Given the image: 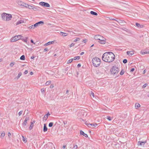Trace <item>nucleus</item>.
Returning a JSON list of instances; mask_svg holds the SVG:
<instances>
[{
	"label": "nucleus",
	"instance_id": "1",
	"mask_svg": "<svg viewBox=\"0 0 149 149\" xmlns=\"http://www.w3.org/2000/svg\"><path fill=\"white\" fill-rule=\"evenodd\" d=\"M102 60L106 62L110 63L115 59L114 54L111 52H108L104 53L102 56Z\"/></svg>",
	"mask_w": 149,
	"mask_h": 149
},
{
	"label": "nucleus",
	"instance_id": "2",
	"mask_svg": "<svg viewBox=\"0 0 149 149\" xmlns=\"http://www.w3.org/2000/svg\"><path fill=\"white\" fill-rule=\"evenodd\" d=\"M1 19L3 20L8 21L10 20L12 18V15L11 14L3 13L1 15Z\"/></svg>",
	"mask_w": 149,
	"mask_h": 149
},
{
	"label": "nucleus",
	"instance_id": "3",
	"mask_svg": "<svg viewBox=\"0 0 149 149\" xmlns=\"http://www.w3.org/2000/svg\"><path fill=\"white\" fill-rule=\"evenodd\" d=\"M92 61L93 65L96 67L99 66L101 63L100 59L97 57L93 58Z\"/></svg>",
	"mask_w": 149,
	"mask_h": 149
},
{
	"label": "nucleus",
	"instance_id": "4",
	"mask_svg": "<svg viewBox=\"0 0 149 149\" xmlns=\"http://www.w3.org/2000/svg\"><path fill=\"white\" fill-rule=\"evenodd\" d=\"M111 74L114 75L117 74L118 72V69L116 66H113L111 70Z\"/></svg>",
	"mask_w": 149,
	"mask_h": 149
},
{
	"label": "nucleus",
	"instance_id": "5",
	"mask_svg": "<svg viewBox=\"0 0 149 149\" xmlns=\"http://www.w3.org/2000/svg\"><path fill=\"white\" fill-rule=\"evenodd\" d=\"M22 36L21 35H18L12 37L11 39V42H14L16 41L19 39H21Z\"/></svg>",
	"mask_w": 149,
	"mask_h": 149
},
{
	"label": "nucleus",
	"instance_id": "6",
	"mask_svg": "<svg viewBox=\"0 0 149 149\" xmlns=\"http://www.w3.org/2000/svg\"><path fill=\"white\" fill-rule=\"evenodd\" d=\"M39 4L42 6L45 7H50V5L47 3L44 2H41L39 3Z\"/></svg>",
	"mask_w": 149,
	"mask_h": 149
},
{
	"label": "nucleus",
	"instance_id": "7",
	"mask_svg": "<svg viewBox=\"0 0 149 149\" xmlns=\"http://www.w3.org/2000/svg\"><path fill=\"white\" fill-rule=\"evenodd\" d=\"M17 3L19 6H23L25 7V6L26 4V3H24L20 1H18L17 2Z\"/></svg>",
	"mask_w": 149,
	"mask_h": 149
},
{
	"label": "nucleus",
	"instance_id": "8",
	"mask_svg": "<svg viewBox=\"0 0 149 149\" xmlns=\"http://www.w3.org/2000/svg\"><path fill=\"white\" fill-rule=\"evenodd\" d=\"M146 141H139L138 142L137 145L138 146H143L146 143Z\"/></svg>",
	"mask_w": 149,
	"mask_h": 149
},
{
	"label": "nucleus",
	"instance_id": "9",
	"mask_svg": "<svg viewBox=\"0 0 149 149\" xmlns=\"http://www.w3.org/2000/svg\"><path fill=\"white\" fill-rule=\"evenodd\" d=\"M44 22L43 21H40L34 24V26L35 28L37 27V26H40V24H43Z\"/></svg>",
	"mask_w": 149,
	"mask_h": 149
},
{
	"label": "nucleus",
	"instance_id": "10",
	"mask_svg": "<svg viewBox=\"0 0 149 149\" xmlns=\"http://www.w3.org/2000/svg\"><path fill=\"white\" fill-rule=\"evenodd\" d=\"M34 6V5H28L26 3V5L25 6V7L29 8L30 9H33V7Z\"/></svg>",
	"mask_w": 149,
	"mask_h": 149
},
{
	"label": "nucleus",
	"instance_id": "11",
	"mask_svg": "<svg viewBox=\"0 0 149 149\" xmlns=\"http://www.w3.org/2000/svg\"><path fill=\"white\" fill-rule=\"evenodd\" d=\"M127 53L129 56H132L134 54V52L133 51H131L127 52Z\"/></svg>",
	"mask_w": 149,
	"mask_h": 149
},
{
	"label": "nucleus",
	"instance_id": "12",
	"mask_svg": "<svg viewBox=\"0 0 149 149\" xmlns=\"http://www.w3.org/2000/svg\"><path fill=\"white\" fill-rule=\"evenodd\" d=\"M80 134L81 135H83L85 136V137H87L88 136L87 134H86L82 130L80 131Z\"/></svg>",
	"mask_w": 149,
	"mask_h": 149
},
{
	"label": "nucleus",
	"instance_id": "13",
	"mask_svg": "<svg viewBox=\"0 0 149 149\" xmlns=\"http://www.w3.org/2000/svg\"><path fill=\"white\" fill-rule=\"evenodd\" d=\"M29 119V118L28 117H26L23 123V125H26V124L27 123V121Z\"/></svg>",
	"mask_w": 149,
	"mask_h": 149
},
{
	"label": "nucleus",
	"instance_id": "14",
	"mask_svg": "<svg viewBox=\"0 0 149 149\" xmlns=\"http://www.w3.org/2000/svg\"><path fill=\"white\" fill-rule=\"evenodd\" d=\"M100 37V35H96L94 36V38L95 40H99Z\"/></svg>",
	"mask_w": 149,
	"mask_h": 149
},
{
	"label": "nucleus",
	"instance_id": "15",
	"mask_svg": "<svg viewBox=\"0 0 149 149\" xmlns=\"http://www.w3.org/2000/svg\"><path fill=\"white\" fill-rule=\"evenodd\" d=\"M54 43V41H49L45 44V45L47 46L51 44H53Z\"/></svg>",
	"mask_w": 149,
	"mask_h": 149
},
{
	"label": "nucleus",
	"instance_id": "16",
	"mask_svg": "<svg viewBox=\"0 0 149 149\" xmlns=\"http://www.w3.org/2000/svg\"><path fill=\"white\" fill-rule=\"evenodd\" d=\"M106 39L105 40H99L98 42L101 44H105L106 42Z\"/></svg>",
	"mask_w": 149,
	"mask_h": 149
},
{
	"label": "nucleus",
	"instance_id": "17",
	"mask_svg": "<svg viewBox=\"0 0 149 149\" xmlns=\"http://www.w3.org/2000/svg\"><path fill=\"white\" fill-rule=\"evenodd\" d=\"M40 8L39 7H36L34 6L33 7V10L35 11L38 10H39V9Z\"/></svg>",
	"mask_w": 149,
	"mask_h": 149
},
{
	"label": "nucleus",
	"instance_id": "18",
	"mask_svg": "<svg viewBox=\"0 0 149 149\" xmlns=\"http://www.w3.org/2000/svg\"><path fill=\"white\" fill-rule=\"evenodd\" d=\"M61 34V35L63 36H68V34L65 33H64L62 32H60V34Z\"/></svg>",
	"mask_w": 149,
	"mask_h": 149
},
{
	"label": "nucleus",
	"instance_id": "19",
	"mask_svg": "<svg viewBox=\"0 0 149 149\" xmlns=\"http://www.w3.org/2000/svg\"><path fill=\"white\" fill-rule=\"evenodd\" d=\"M47 128L45 124H44V127H43V131L44 132H46L47 131Z\"/></svg>",
	"mask_w": 149,
	"mask_h": 149
},
{
	"label": "nucleus",
	"instance_id": "20",
	"mask_svg": "<svg viewBox=\"0 0 149 149\" xmlns=\"http://www.w3.org/2000/svg\"><path fill=\"white\" fill-rule=\"evenodd\" d=\"M24 22V21L22 20H20L18 21L16 23V25H18L19 24H22Z\"/></svg>",
	"mask_w": 149,
	"mask_h": 149
},
{
	"label": "nucleus",
	"instance_id": "21",
	"mask_svg": "<svg viewBox=\"0 0 149 149\" xmlns=\"http://www.w3.org/2000/svg\"><path fill=\"white\" fill-rule=\"evenodd\" d=\"M141 53L142 55H144L145 54H149V51H146L145 52H144L143 51H141Z\"/></svg>",
	"mask_w": 149,
	"mask_h": 149
},
{
	"label": "nucleus",
	"instance_id": "22",
	"mask_svg": "<svg viewBox=\"0 0 149 149\" xmlns=\"http://www.w3.org/2000/svg\"><path fill=\"white\" fill-rule=\"evenodd\" d=\"M140 107V105L138 103H136L135 104V108L136 109H137Z\"/></svg>",
	"mask_w": 149,
	"mask_h": 149
},
{
	"label": "nucleus",
	"instance_id": "23",
	"mask_svg": "<svg viewBox=\"0 0 149 149\" xmlns=\"http://www.w3.org/2000/svg\"><path fill=\"white\" fill-rule=\"evenodd\" d=\"M90 13L92 15H95L97 16V13L94 12L93 11H91L90 12Z\"/></svg>",
	"mask_w": 149,
	"mask_h": 149
},
{
	"label": "nucleus",
	"instance_id": "24",
	"mask_svg": "<svg viewBox=\"0 0 149 149\" xmlns=\"http://www.w3.org/2000/svg\"><path fill=\"white\" fill-rule=\"evenodd\" d=\"M80 57L79 56L74 57V58H73V60H79L80 59Z\"/></svg>",
	"mask_w": 149,
	"mask_h": 149
},
{
	"label": "nucleus",
	"instance_id": "25",
	"mask_svg": "<svg viewBox=\"0 0 149 149\" xmlns=\"http://www.w3.org/2000/svg\"><path fill=\"white\" fill-rule=\"evenodd\" d=\"M73 58H71V59H70L69 60L67 61V63L69 64L70 63H71L73 61Z\"/></svg>",
	"mask_w": 149,
	"mask_h": 149
},
{
	"label": "nucleus",
	"instance_id": "26",
	"mask_svg": "<svg viewBox=\"0 0 149 149\" xmlns=\"http://www.w3.org/2000/svg\"><path fill=\"white\" fill-rule=\"evenodd\" d=\"M20 59L22 60H24L25 59V56L24 55H23L20 57Z\"/></svg>",
	"mask_w": 149,
	"mask_h": 149
},
{
	"label": "nucleus",
	"instance_id": "27",
	"mask_svg": "<svg viewBox=\"0 0 149 149\" xmlns=\"http://www.w3.org/2000/svg\"><path fill=\"white\" fill-rule=\"evenodd\" d=\"M35 28V26H34V24L28 27V28L30 29H33Z\"/></svg>",
	"mask_w": 149,
	"mask_h": 149
},
{
	"label": "nucleus",
	"instance_id": "28",
	"mask_svg": "<svg viewBox=\"0 0 149 149\" xmlns=\"http://www.w3.org/2000/svg\"><path fill=\"white\" fill-rule=\"evenodd\" d=\"M5 135V133L3 131L2 132V133L1 134V137L3 138Z\"/></svg>",
	"mask_w": 149,
	"mask_h": 149
},
{
	"label": "nucleus",
	"instance_id": "29",
	"mask_svg": "<svg viewBox=\"0 0 149 149\" xmlns=\"http://www.w3.org/2000/svg\"><path fill=\"white\" fill-rule=\"evenodd\" d=\"M22 74V73L21 72H20L19 73V74H18L17 76V79H18L21 76Z\"/></svg>",
	"mask_w": 149,
	"mask_h": 149
},
{
	"label": "nucleus",
	"instance_id": "30",
	"mask_svg": "<svg viewBox=\"0 0 149 149\" xmlns=\"http://www.w3.org/2000/svg\"><path fill=\"white\" fill-rule=\"evenodd\" d=\"M106 38L103 37L102 36H100V37L99 40H105Z\"/></svg>",
	"mask_w": 149,
	"mask_h": 149
},
{
	"label": "nucleus",
	"instance_id": "31",
	"mask_svg": "<svg viewBox=\"0 0 149 149\" xmlns=\"http://www.w3.org/2000/svg\"><path fill=\"white\" fill-rule=\"evenodd\" d=\"M106 38L103 37L102 36H100V37L99 40H105Z\"/></svg>",
	"mask_w": 149,
	"mask_h": 149
},
{
	"label": "nucleus",
	"instance_id": "32",
	"mask_svg": "<svg viewBox=\"0 0 149 149\" xmlns=\"http://www.w3.org/2000/svg\"><path fill=\"white\" fill-rule=\"evenodd\" d=\"M51 83V81H49L46 82L45 83V85L46 86H47L49 85Z\"/></svg>",
	"mask_w": 149,
	"mask_h": 149
},
{
	"label": "nucleus",
	"instance_id": "33",
	"mask_svg": "<svg viewBox=\"0 0 149 149\" xmlns=\"http://www.w3.org/2000/svg\"><path fill=\"white\" fill-rule=\"evenodd\" d=\"M48 117L47 116H46L45 115L43 117V120H45V121H46L48 118Z\"/></svg>",
	"mask_w": 149,
	"mask_h": 149
},
{
	"label": "nucleus",
	"instance_id": "34",
	"mask_svg": "<svg viewBox=\"0 0 149 149\" xmlns=\"http://www.w3.org/2000/svg\"><path fill=\"white\" fill-rule=\"evenodd\" d=\"M136 25L138 28H141L140 24L137 23H136Z\"/></svg>",
	"mask_w": 149,
	"mask_h": 149
},
{
	"label": "nucleus",
	"instance_id": "35",
	"mask_svg": "<svg viewBox=\"0 0 149 149\" xmlns=\"http://www.w3.org/2000/svg\"><path fill=\"white\" fill-rule=\"evenodd\" d=\"M53 124V123L52 122H50L49 124V127H51L52 126Z\"/></svg>",
	"mask_w": 149,
	"mask_h": 149
},
{
	"label": "nucleus",
	"instance_id": "36",
	"mask_svg": "<svg viewBox=\"0 0 149 149\" xmlns=\"http://www.w3.org/2000/svg\"><path fill=\"white\" fill-rule=\"evenodd\" d=\"M41 93H42V94H44V92L45 91V89L44 88H42L41 89Z\"/></svg>",
	"mask_w": 149,
	"mask_h": 149
},
{
	"label": "nucleus",
	"instance_id": "37",
	"mask_svg": "<svg viewBox=\"0 0 149 149\" xmlns=\"http://www.w3.org/2000/svg\"><path fill=\"white\" fill-rule=\"evenodd\" d=\"M80 39L79 38H77L76 39H75L74 41V42H76L78 41H79L80 40Z\"/></svg>",
	"mask_w": 149,
	"mask_h": 149
},
{
	"label": "nucleus",
	"instance_id": "38",
	"mask_svg": "<svg viewBox=\"0 0 149 149\" xmlns=\"http://www.w3.org/2000/svg\"><path fill=\"white\" fill-rule=\"evenodd\" d=\"M127 60L126 59H124L123 61V62L125 64L126 63H127Z\"/></svg>",
	"mask_w": 149,
	"mask_h": 149
},
{
	"label": "nucleus",
	"instance_id": "39",
	"mask_svg": "<svg viewBox=\"0 0 149 149\" xmlns=\"http://www.w3.org/2000/svg\"><path fill=\"white\" fill-rule=\"evenodd\" d=\"M124 72L125 71L124 70H122L120 72V74L121 75H122L124 74Z\"/></svg>",
	"mask_w": 149,
	"mask_h": 149
},
{
	"label": "nucleus",
	"instance_id": "40",
	"mask_svg": "<svg viewBox=\"0 0 149 149\" xmlns=\"http://www.w3.org/2000/svg\"><path fill=\"white\" fill-rule=\"evenodd\" d=\"M22 41H24V42H27V38H26L25 39H22Z\"/></svg>",
	"mask_w": 149,
	"mask_h": 149
},
{
	"label": "nucleus",
	"instance_id": "41",
	"mask_svg": "<svg viewBox=\"0 0 149 149\" xmlns=\"http://www.w3.org/2000/svg\"><path fill=\"white\" fill-rule=\"evenodd\" d=\"M124 22V21L122 20H118V23H123Z\"/></svg>",
	"mask_w": 149,
	"mask_h": 149
},
{
	"label": "nucleus",
	"instance_id": "42",
	"mask_svg": "<svg viewBox=\"0 0 149 149\" xmlns=\"http://www.w3.org/2000/svg\"><path fill=\"white\" fill-rule=\"evenodd\" d=\"M33 126V125L31 124L29 127V129L30 130H31Z\"/></svg>",
	"mask_w": 149,
	"mask_h": 149
},
{
	"label": "nucleus",
	"instance_id": "43",
	"mask_svg": "<svg viewBox=\"0 0 149 149\" xmlns=\"http://www.w3.org/2000/svg\"><path fill=\"white\" fill-rule=\"evenodd\" d=\"M22 112H23V111H20L18 113L19 116H20L22 114Z\"/></svg>",
	"mask_w": 149,
	"mask_h": 149
},
{
	"label": "nucleus",
	"instance_id": "44",
	"mask_svg": "<svg viewBox=\"0 0 149 149\" xmlns=\"http://www.w3.org/2000/svg\"><path fill=\"white\" fill-rule=\"evenodd\" d=\"M14 62H12L10 64V67H12L13 65H14Z\"/></svg>",
	"mask_w": 149,
	"mask_h": 149
},
{
	"label": "nucleus",
	"instance_id": "45",
	"mask_svg": "<svg viewBox=\"0 0 149 149\" xmlns=\"http://www.w3.org/2000/svg\"><path fill=\"white\" fill-rule=\"evenodd\" d=\"M23 138V141L24 142H26V140L25 139L24 137L23 136H22Z\"/></svg>",
	"mask_w": 149,
	"mask_h": 149
},
{
	"label": "nucleus",
	"instance_id": "46",
	"mask_svg": "<svg viewBox=\"0 0 149 149\" xmlns=\"http://www.w3.org/2000/svg\"><path fill=\"white\" fill-rule=\"evenodd\" d=\"M107 119L109 121H110L111 120V118L109 116H107Z\"/></svg>",
	"mask_w": 149,
	"mask_h": 149
},
{
	"label": "nucleus",
	"instance_id": "47",
	"mask_svg": "<svg viewBox=\"0 0 149 149\" xmlns=\"http://www.w3.org/2000/svg\"><path fill=\"white\" fill-rule=\"evenodd\" d=\"M74 43H71V44L70 45V47H72V46H74Z\"/></svg>",
	"mask_w": 149,
	"mask_h": 149
},
{
	"label": "nucleus",
	"instance_id": "48",
	"mask_svg": "<svg viewBox=\"0 0 149 149\" xmlns=\"http://www.w3.org/2000/svg\"><path fill=\"white\" fill-rule=\"evenodd\" d=\"M87 41V40L86 39L83 40L82 41V42H83L84 43L86 42Z\"/></svg>",
	"mask_w": 149,
	"mask_h": 149
},
{
	"label": "nucleus",
	"instance_id": "49",
	"mask_svg": "<svg viewBox=\"0 0 149 149\" xmlns=\"http://www.w3.org/2000/svg\"><path fill=\"white\" fill-rule=\"evenodd\" d=\"M73 148L74 149H77V145H74L73 146Z\"/></svg>",
	"mask_w": 149,
	"mask_h": 149
},
{
	"label": "nucleus",
	"instance_id": "50",
	"mask_svg": "<svg viewBox=\"0 0 149 149\" xmlns=\"http://www.w3.org/2000/svg\"><path fill=\"white\" fill-rule=\"evenodd\" d=\"M91 95H92L93 96V97H94V93L93 92H91Z\"/></svg>",
	"mask_w": 149,
	"mask_h": 149
},
{
	"label": "nucleus",
	"instance_id": "51",
	"mask_svg": "<svg viewBox=\"0 0 149 149\" xmlns=\"http://www.w3.org/2000/svg\"><path fill=\"white\" fill-rule=\"evenodd\" d=\"M147 85V84H144L143 86V88H145L146 86Z\"/></svg>",
	"mask_w": 149,
	"mask_h": 149
},
{
	"label": "nucleus",
	"instance_id": "52",
	"mask_svg": "<svg viewBox=\"0 0 149 149\" xmlns=\"http://www.w3.org/2000/svg\"><path fill=\"white\" fill-rule=\"evenodd\" d=\"M88 125H89V127H90L91 126L93 127V124H92V123H91V124L90 123V124H89Z\"/></svg>",
	"mask_w": 149,
	"mask_h": 149
},
{
	"label": "nucleus",
	"instance_id": "53",
	"mask_svg": "<svg viewBox=\"0 0 149 149\" xmlns=\"http://www.w3.org/2000/svg\"><path fill=\"white\" fill-rule=\"evenodd\" d=\"M48 50V49L47 48H45L44 49V52H46Z\"/></svg>",
	"mask_w": 149,
	"mask_h": 149
},
{
	"label": "nucleus",
	"instance_id": "54",
	"mask_svg": "<svg viewBox=\"0 0 149 149\" xmlns=\"http://www.w3.org/2000/svg\"><path fill=\"white\" fill-rule=\"evenodd\" d=\"M11 134L10 132H8V136L9 138H10V136H11Z\"/></svg>",
	"mask_w": 149,
	"mask_h": 149
},
{
	"label": "nucleus",
	"instance_id": "55",
	"mask_svg": "<svg viewBox=\"0 0 149 149\" xmlns=\"http://www.w3.org/2000/svg\"><path fill=\"white\" fill-rule=\"evenodd\" d=\"M28 72V71L27 70H25L24 72V74H26Z\"/></svg>",
	"mask_w": 149,
	"mask_h": 149
},
{
	"label": "nucleus",
	"instance_id": "56",
	"mask_svg": "<svg viewBox=\"0 0 149 149\" xmlns=\"http://www.w3.org/2000/svg\"><path fill=\"white\" fill-rule=\"evenodd\" d=\"M109 19H110V20H115V19H114V18H112L111 17H109Z\"/></svg>",
	"mask_w": 149,
	"mask_h": 149
},
{
	"label": "nucleus",
	"instance_id": "57",
	"mask_svg": "<svg viewBox=\"0 0 149 149\" xmlns=\"http://www.w3.org/2000/svg\"><path fill=\"white\" fill-rule=\"evenodd\" d=\"M97 123H95V124H93V127H96L97 126Z\"/></svg>",
	"mask_w": 149,
	"mask_h": 149
},
{
	"label": "nucleus",
	"instance_id": "58",
	"mask_svg": "<svg viewBox=\"0 0 149 149\" xmlns=\"http://www.w3.org/2000/svg\"><path fill=\"white\" fill-rule=\"evenodd\" d=\"M134 68H132L131 70H130V72H133V71H134Z\"/></svg>",
	"mask_w": 149,
	"mask_h": 149
},
{
	"label": "nucleus",
	"instance_id": "59",
	"mask_svg": "<svg viewBox=\"0 0 149 149\" xmlns=\"http://www.w3.org/2000/svg\"><path fill=\"white\" fill-rule=\"evenodd\" d=\"M81 66V65L79 63V64H78V65H77V67H80V66Z\"/></svg>",
	"mask_w": 149,
	"mask_h": 149
},
{
	"label": "nucleus",
	"instance_id": "60",
	"mask_svg": "<svg viewBox=\"0 0 149 149\" xmlns=\"http://www.w3.org/2000/svg\"><path fill=\"white\" fill-rule=\"evenodd\" d=\"M45 115L48 117V116L50 115V114L49 113V112H48L47 113L46 115Z\"/></svg>",
	"mask_w": 149,
	"mask_h": 149
},
{
	"label": "nucleus",
	"instance_id": "61",
	"mask_svg": "<svg viewBox=\"0 0 149 149\" xmlns=\"http://www.w3.org/2000/svg\"><path fill=\"white\" fill-rule=\"evenodd\" d=\"M86 125H87L88 127H89V125H88L89 124H90V123H85Z\"/></svg>",
	"mask_w": 149,
	"mask_h": 149
},
{
	"label": "nucleus",
	"instance_id": "62",
	"mask_svg": "<svg viewBox=\"0 0 149 149\" xmlns=\"http://www.w3.org/2000/svg\"><path fill=\"white\" fill-rule=\"evenodd\" d=\"M84 54V52H82L80 53V55H83Z\"/></svg>",
	"mask_w": 149,
	"mask_h": 149
},
{
	"label": "nucleus",
	"instance_id": "63",
	"mask_svg": "<svg viewBox=\"0 0 149 149\" xmlns=\"http://www.w3.org/2000/svg\"><path fill=\"white\" fill-rule=\"evenodd\" d=\"M65 147L66 146L65 145H64L63 146L62 148L63 149H64L65 148Z\"/></svg>",
	"mask_w": 149,
	"mask_h": 149
},
{
	"label": "nucleus",
	"instance_id": "64",
	"mask_svg": "<svg viewBox=\"0 0 149 149\" xmlns=\"http://www.w3.org/2000/svg\"><path fill=\"white\" fill-rule=\"evenodd\" d=\"M30 75H32L33 74V73L32 72H30Z\"/></svg>",
	"mask_w": 149,
	"mask_h": 149
}]
</instances>
